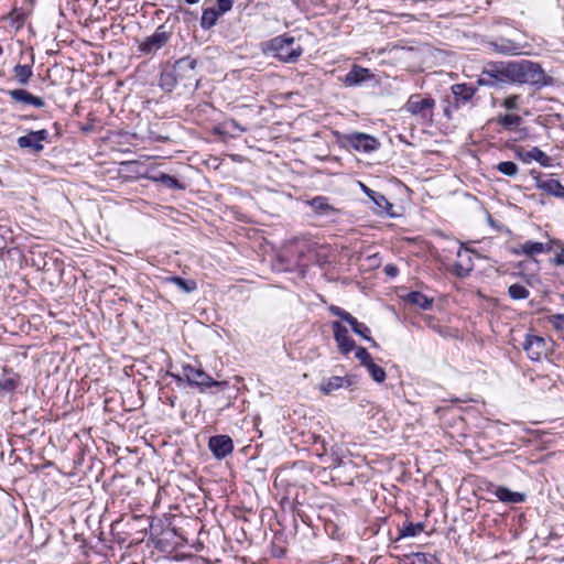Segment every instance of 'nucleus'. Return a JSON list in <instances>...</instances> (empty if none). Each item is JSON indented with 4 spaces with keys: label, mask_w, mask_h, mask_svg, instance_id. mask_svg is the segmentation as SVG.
<instances>
[{
    "label": "nucleus",
    "mask_w": 564,
    "mask_h": 564,
    "mask_svg": "<svg viewBox=\"0 0 564 564\" xmlns=\"http://www.w3.org/2000/svg\"><path fill=\"white\" fill-rule=\"evenodd\" d=\"M505 76L508 78V82L528 84L538 88L549 84V79L540 64L529 59L506 63Z\"/></svg>",
    "instance_id": "nucleus-1"
},
{
    "label": "nucleus",
    "mask_w": 564,
    "mask_h": 564,
    "mask_svg": "<svg viewBox=\"0 0 564 564\" xmlns=\"http://www.w3.org/2000/svg\"><path fill=\"white\" fill-rule=\"evenodd\" d=\"M268 50L285 63H295L303 53L302 46L296 43L293 36L288 34L273 37L268 43Z\"/></svg>",
    "instance_id": "nucleus-2"
},
{
    "label": "nucleus",
    "mask_w": 564,
    "mask_h": 564,
    "mask_svg": "<svg viewBox=\"0 0 564 564\" xmlns=\"http://www.w3.org/2000/svg\"><path fill=\"white\" fill-rule=\"evenodd\" d=\"M171 376L175 378L177 381H182L183 379H185L188 384L196 386L197 388H199L202 392L207 391L213 387L225 389L228 386L227 381L214 380L204 370L195 368L191 365H184L182 367L181 376H175L173 373H171Z\"/></svg>",
    "instance_id": "nucleus-3"
},
{
    "label": "nucleus",
    "mask_w": 564,
    "mask_h": 564,
    "mask_svg": "<svg viewBox=\"0 0 564 564\" xmlns=\"http://www.w3.org/2000/svg\"><path fill=\"white\" fill-rule=\"evenodd\" d=\"M435 99L432 97H423L420 94L411 95L404 105L405 111L412 116L419 117L423 120H429L433 116L435 108Z\"/></svg>",
    "instance_id": "nucleus-4"
},
{
    "label": "nucleus",
    "mask_w": 564,
    "mask_h": 564,
    "mask_svg": "<svg viewBox=\"0 0 564 564\" xmlns=\"http://www.w3.org/2000/svg\"><path fill=\"white\" fill-rule=\"evenodd\" d=\"M172 37V31L165 25H159L154 33L144 39L139 45V51L145 55L156 53L164 47Z\"/></svg>",
    "instance_id": "nucleus-5"
},
{
    "label": "nucleus",
    "mask_w": 564,
    "mask_h": 564,
    "mask_svg": "<svg viewBox=\"0 0 564 564\" xmlns=\"http://www.w3.org/2000/svg\"><path fill=\"white\" fill-rule=\"evenodd\" d=\"M523 350L528 357L533 361H540L547 356L549 346L546 340L536 335H527L523 343Z\"/></svg>",
    "instance_id": "nucleus-6"
},
{
    "label": "nucleus",
    "mask_w": 564,
    "mask_h": 564,
    "mask_svg": "<svg viewBox=\"0 0 564 564\" xmlns=\"http://www.w3.org/2000/svg\"><path fill=\"white\" fill-rule=\"evenodd\" d=\"M48 140V131L46 129L30 131L25 135L17 139V144L21 149H30L34 153H40L44 150L43 141Z\"/></svg>",
    "instance_id": "nucleus-7"
},
{
    "label": "nucleus",
    "mask_w": 564,
    "mask_h": 564,
    "mask_svg": "<svg viewBox=\"0 0 564 564\" xmlns=\"http://www.w3.org/2000/svg\"><path fill=\"white\" fill-rule=\"evenodd\" d=\"M505 65L492 64L489 68H485L477 79L479 86L494 87L502 83H507L508 78L505 76Z\"/></svg>",
    "instance_id": "nucleus-8"
},
{
    "label": "nucleus",
    "mask_w": 564,
    "mask_h": 564,
    "mask_svg": "<svg viewBox=\"0 0 564 564\" xmlns=\"http://www.w3.org/2000/svg\"><path fill=\"white\" fill-rule=\"evenodd\" d=\"M535 187L549 195L564 198V186L555 178H543L540 172L531 171Z\"/></svg>",
    "instance_id": "nucleus-9"
},
{
    "label": "nucleus",
    "mask_w": 564,
    "mask_h": 564,
    "mask_svg": "<svg viewBox=\"0 0 564 564\" xmlns=\"http://www.w3.org/2000/svg\"><path fill=\"white\" fill-rule=\"evenodd\" d=\"M473 251L468 248L464 249V245L460 243L459 249L456 253L459 259L453 267V272L458 278H466L470 274L474 269V261L471 257Z\"/></svg>",
    "instance_id": "nucleus-10"
},
{
    "label": "nucleus",
    "mask_w": 564,
    "mask_h": 564,
    "mask_svg": "<svg viewBox=\"0 0 564 564\" xmlns=\"http://www.w3.org/2000/svg\"><path fill=\"white\" fill-rule=\"evenodd\" d=\"M332 329L337 347L341 354L347 355L356 348L355 340L349 336L348 329L344 325L339 322H333Z\"/></svg>",
    "instance_id": "nucleus-11"
},
{
    "label": "nucleus",
    "mask_w": 564,
    "mask_h": 564,
    "mask_svg": "<svg viewBox=\"0 0 564 564\" xmlns=\"http://www.w3.org/2000/svg\"><path fill=\"white\" fill-rule=\"evenodd\" d=\"M208 447L217 459H223L234 451V443L228 435H215L209 438Z\"/></svg>",
    "instance_id": "nucleus-12"
},
{
    "label": "nucleus",
    "mask_w": 564,
    "mask_h": 564,
    "mask_svg": "<svg viewBox=\"0 0 564 564\" xmlns=\"http://www.w3.org/2000/svg\"><path fill=\"white\" fill-rule=\"evenodd\" d=\"M196 65V59L186 56L176 61L172 70L178 80H187L191 83L195 80Z\"/></svg>",
    "instance_id": "nucleus-13"
},
{
    "label": "nucleus",
    "mask_w": 564,
    "mask_h": 564,
    "mask_svg": "<svg viewBox=\"0 0 564 564\" xmlns=\"http://www.w3.org/2000/svg\"><path fill=\"white\" fill-rule=\"evenodd\" d=\"M516 156L525 164L535 161L543 167L551 166V158L538 147L530 150L519 149L516 151Z\"/></svg>",
    "instance_id": "nucleus-14"
},
{
    "label": "nucleus",
    "mask_w": 564,
    "mask_h": 564,
    "mask_svg": "<svg viewBox=\"0 0 564 564\" xmlns=\"http://www.w3.org/2000/svg\"><path fill=\"white\" fill-rule=\"evenodd\" d=\"M347 141L352 149L366 153H369L379 147L377 139L366 133H352L347 137Z\"/></svg>",
    "instance_id": "nucleus-15"
},
{
    "label": "nucleus",
    "mask_w": 564,
    "mask_h": 564,
    "mask_svg": "<svg viewBox=\"0 0 564 564\" xmlns=\"http://www.w3.org/2000/svg\"><path fill=\"white\" fill-rule=\"evenodd\" d=\"M361 191L373 202L376 205V213L387 214L392 216L391 209L393 205L386 198V196L379 192L369 188L364 183H359Z\"/></svg>",
    "instance_id": "nucleus-16"
},
{
    "label": "nucleus",
    "mask_w": 564,
    "mask_h": 564,
    "mask_svg": "<svg viewBox=\"0 0 564 564\" xmlns=\"http://www.w3.org/2000/svg\"><path fill=\"white\" fill-rule=\"evenodd\" d=\"M8 95L15 102L30 105L35 108H43L45 106V101L43 98L34 96L24 89H12L8 91Z\"/></svg>",
    "instance_id": "nucleus-17"
},
{
    "label": "nucleus",
    "mask_w": 564,
    "mask_h": 564,
    "mask_svg": "<svg viewBox=\"0 0 564 564\" xmlns=\"http://www.w3.org/2000/svg\"><path fill=\"white\" fill-rule=\"evenodd\" d=\"M452 93L456 106H464L473 99L476 94V88L467 84H455L452 86Z\"/></svg>",
    "instance_id": "nucleus-18"
},
{
    "label": "nucleus",
    "mask_w": 564,
    "mask_h": 564,
    "mask_svg": "<svg viewBox=\"0 0 564 564\" xmlns=\"http://www.w3.org/2000/svg\"><path fill=\"white\" fill-rule=\"evenodd\" d=\"M147 178L154 183H160L170 189L185 188V186L178 180L163 172H150L147 174Z\"/></svg>",
    "instance_id": "nucleus-19"
},
{
    "label": "nucleus",
    "mask_w": 564,
    "mask_h": 564,
    "mask_svg": "<svg viewBox=\"0 0 564 564\" xmlns=\"http://www.w3.org/2000/svg\"><path fill=\"white\" fill-rule=\"evenodd\" d=\"M18 386V376L11 369L6 367L0 370V394L9 393L15 390Z\"/></svg>",
    "instance_id": "nucleus-20"
},
{
    "label": "nucleus",
    "mask_w": 564,
    "mask_h": 564,
    "mask_svg": "<svg viewBox=\"0 0 564 564\" xmlns=\"http://www.w3.org/2000/svg\"><path fill=\"white\" fill-rule=\"evenodd\" d=\"M312 209L319 216H330L337 213V209L328 203V198L316 196L307 202Z\"/></svg>",
    "instance_id": "nucleus-21"
},
{
    "label": "nucleus",
    "mask_w": 564,
    "mask_h": 564,
    "mask_svg": "<svg viewBox=\"0 0 564 564\" xmlns=\"http://www.w3.org/2000/svg\"><path fill=\"white\" fill-rule=\"evenodd\" d=\"M370 77H371V74H370L369 69L355 65L346 74L344 83L346 86H355V85H359L360 83L369 79Z\"/></svg>",
    "instance_id": "nucleus-22"
},
{
    "label": "nucleus",
    "mask_w": 564,
    "mask_h": 564,
    "mask_svg": "<svg viewBox=\"0 0 564 564\" xmlns=\"http://www.w3.org/2000/svg\"><path fill=\"white\" fill-rule=\"evenodd\" d=\"M494 495L501 501L506 503H521L525 500V495L517 491H511L510 489L499 486L495 489Z\"/></svg>",
    "instance_id": "nucleus-23"
},
{
    "label": "nucleus",
    "mask_w": 564,
    "mask_h": 564,
    "mask_svg": "<svg viewBox=\"0 0 564 564\" xmlns=\"http://www.w3.org/2000/svg\"><path fill=\"white\" fill-rule=\"evenodd\" d=\"M164 282L175 284L184 293H191L197 289V284L194 280H185L176 275L166 276Z\"/></svg>",
    "instance_id": "nucleus-24"
},
{
    "label": "nucleus",
    "mask_w": 564,
    "mask_h": 564,
    "mask_svg": "<svg viewBox=\"0 0 564 564\" xmlns=\"http://www.w3.org/2000/svg\"><path fill=\"white\" fill-rule=\"evenodd\" d=\"M220 15H223V13H218V9H215V8L205 9L203 11L202 19H200V26L205 30L213 28L217 23V20Z\"/></svg>",
    "instance_id": "nucleus-25"
},
{
    "label": "nucleus",
    "mask_w": 564,
    "mask_h": 564,
    "mask_svg": "<svg viewBox=\"0 0 564 564\" xmlns=\"http://www.w3.org/2000/svg\"><path fill=\"white\" fill-rule=\"evenodd\" d=\"M12 72L20 85H26L33 75V70L30 65L17 64Z\"/></svg>",
    "instance_id": "nucleus-26"
},
{
    "label": "nucleus",
    "mask_w": 564,
    "mask_h": 564,
    "mask_svg": "<svg viewBox=\"0 0 564 564\" xmlns=\"http://www.w3.org/2000/svg\"><path fill=\"white\" fill-rule=\"evenodd\" d=\"M344 380L345 379L343 377H339V376L330 377V378L322 381V383L319 384V390L324 394H329L333 391L338 390L339 388H341L343 384H344Z\"/></svg>",
    "instance_id": "nucleus-27"
},
{
    "label": "nucleus",
    "mask_w": 564,
    "mask_h": 564,
    "mask_svg": "<svg viewBox=\"0 0 564 564\" xmlns=\"http://www.w3.org/2000/svg\"><path fill=\"white\" fill-rule=\"evenodd\" d=\"M424 530V524L405 521L400 529L399 538L416 536Z\"/></svg>",
    "instance_id": "nucleus-28"
},
{
    "label": "nucleus",
    "mask_w": 564,
    "mask_h": 564,
    "mask_svg": "<svg viewBox=\"0 0 564 564\" xmlns=\"http://www.w3.org/2000/svg\"><path fill=\"white\" fill-rule=\"evenodd\" d=\"M408 300L411 304H414L423 310L432 307V300H430L426 295H424L421 292H411L408 295Z\"/></svg>",
    "instance_id": "nucleus-29"
},
{
    "label": "nucleus",
    "mask_w": 564,
    "mask_h": 564,
    "mask_svg": "<svg viewBox=\"0 0 564 564\" xmlns=\"http://www.w3.org/2000/svg\"><path fill=\"white\" fill-rule=\"evenodd\" d=\"M350 327L352 329V332L359 336H361L364 339L372 343L373 346H376V341L370 337V328L361 323V322H358V319L355 317V319L351 322L350 324Z\"/></svg>",
    "instance_id": "nucleus-30"
},
{
    "label": "nucleus",
    "mask_w": 564,
    "mask_h": 564,
    "mask_svg": "<svg viewBox=\"0 0 564 564\" xmlns=\"http://www.w3.org/2000/svg\"><path fill=\"white\" fill-rule=\"evenodd\" d=\"M521 250L527 256H534L545 252L547 249L542 242L525 241L521 245Z\"/></svg>",
    "instance_id": "nucleus-31"
},
{
    "label": "nucleus",
    "mask_w": 564,
    "mask_h": 564,
    "mask_svg": "<svg viewBox=\"0 0 564 564\" xmlns=\"http://www.w3.org/2000/svg\"><path fill=\"white\" fill-rule=\"evenodd\" d=\"M508 293L512 300H525L530 295V291L518 283L511 284L508 289Z\"/></svg>",
    "instance_id": "nucleus-32"
},
{
    "label": "nucleus",
    "mask_w": 564,
    "mask_h": 564,
    "mask_svg": "<svg viewBox=\"0 0 564 564\" xmlns=\"http://www.w3.org/2000/svg\"><path fill=\"white\" fill-rule=\"evenodd\" d=\"M496 169L501 174L510 176V177L516 176L519 171L518 165L511 161L500 162L496 165Z\"/></svg>",
    "instance_id": "nucleus-33"
},
{
    "label": "nucleus",
    "mask_w": 564,
    "mask_h": 564,
    "mask_svg": "<svg viewBox=\"0 0 564 564\" xmlns=\"http://www.w3.org/2000/svg\"><path fill=\"white\" fill-rule=\"evenodd\" d=\"M177 77L172 72H166L161 75L160 85L163 89L171 91L177 84Z\"/></svg>",
    "instance_id": "nucleus-34"
},
{
    "label": "nucleus",
    "mask_w": 564,
    "mask_h": 564,
    "mask_svg": "<svg viewBox=\"0 0 564 564\" xmlns=\"http://www.w3.org/2000/svg\"><path fill=\"white\" fill-rule=\"evenodd\" d=\"M496 47L498 52L506 55H518L521 53L520 47L511 41H503L501 44H496Z\"/></svg>",
    "instance_id": "nucleus-35"
},
{
    "label": "nucleus",
    "mask_w": 564,
    "mask_h": 564,
    "mask_svg": "<svg viewBox=\"0 0 564 564\" xmlns=\"http://www.w3.org/2000/svg\"><path fill=\"white\" fill-rule=\"evenodd\" d=\"M366 368L376 382L382 383L386 380L384 369L376 365L373 361L366 366Z\"/></svg>",
    "instance_id": "nucleus-36"
},
{
    "label": "nucleus",
    "mask_w": 564,
    "mask_h": 564,
    "mask_svg": "<svg viewBox=\"0 0 564 564\" xmlns=\"http://www.w3.org/2000/svg\"><path fill=\"white\" fill-rule=\"evenodd\" d=\"M522 119L520 116L518 115H513V113H508L506 116H502L498 119V122L503 127V128H511V127H517L521 123Z\"/></svg>",
    "instance_id": "nucleus-37"
},
{
    "label": "nucleus",
    "mask_w": 564,
    "mask_h": 564,
    "mask_svg": "<svg viewBox=\"0 0 564 564\" xmlns=\"http://www.w3.org/2000/svg\"><path fill=\"white\" fill-rule=\"evenodd\" d=\"M328 310L333 315L338 316L340 319L347 322L349 325L355 319V317L350 313L346 312L339 306L330 305Z\"/></svg>",
    "instance_id": "nucleus-38"
},
{
    "label": "nucleus",
    "mask_w": 564,
    "mask_h": 564,
    "mask_svg": "<svg viewBox=\"0 0 564 564\" xmlns=\"http://www.w3.org/2000/svg\"><path fill=\"white\" fill-rule=\"evenodd\" d=\"M328 310L333 315L338 316L340 319L347 322L349 325L355 319V317L350 313L346 312L339 306L330 305Z\"/></svg>",
    "instance_id": "nucleus-39"
},
{
    "label": "nucleus",
    "mask_w": 564,
    "mask_h": 564,
    "mask_svg": "<svg viewBox=\"0 0 564 564\" xmlns=\"http://www.w3.org/2000/svg\"><path fill=\"white\" fill-rule=\"evenodd\" d=\"M434 562L435 561L432 556H429L424 553H416L409 558L408 564H434Z\"/></svg>",
    "instance_id": "nucleus-40"
},
{
    "label": "nucleus",
    "mask_w": 564,
    "mask_h": 564,
    "mask_svg": "<svg viewBox=\"0 0 564 564\" xmlns=\"http://www.w3.org/2000/svg\"><path fill=\"white\" fill-rule=\"evenodd\" d=\"M356 349V358L358 360H360L361 365L362 366H368L370 362H372V358L370 356V354L368 352V350L364 347H357L355 348Z\"/></svg>",
    "instance_id": "nucleus-41"
},
{
    "label": "nucleus",
    "mask_w": 564,
    "mask_h": 564,
    "mask_svg": "<svg viewBox=\"0 0 564 564\" xmlns=\"http://www.w3.org/2000/svg\"><path fill=\"white\" fill-rule=\"evenodd\" d=\"M549 322L555 329L564 332V314H553L549 316Z\"/></svg>",
    "instance_id": "nucleus-42"
},
{
    "label": "nucleus",
    "mask_w": 564,
    "mask_h": 564,
    "mask_svg": "<svg viewBox=\"0 0 564 564\" xmlns=\"http://www.w3.org/2000/svg\"><path fill=\"white\" fill-rule=\"evenodd\" d=\"M519 95H511L507 97L503 101V107L508 110H516L519 108V101H520Z\"/></svg>",
    "instance_id": "nucleus-43"
},
{
    "label": "nucleus",
    "mask_w": 564,
    "mask_h": 564,
    "mask_svg": "<svg viewBox=\"0 0 564 564\" xmlns=\"http://www.w3.org/2000/svg\"><path fill=\"white\" fill-rule=\"evenodd\" d=\"M8 19L17 23V28L20 29L24 23V17L18 9H12L9 14Z\"/></svg>",
    "instance_id": "nucleus-44"
},
{
    "label": "nucleus",
    "mask_w": 564,
    "mask_h": 564,
    "mask_svg": "<svg viewBox=\"0 0 564 564\" xmlns=\"http://www.w3.org/2000/svg\"><path fill=\"white\" fill-rule=\"evenodd\" d=\"M232 4H234L232 0H217L218 13L225 14L226 12L230 11L232 8Z\"/></svg>",
    "instance_id": "nucleus-45"
},
{
    "label": "nucleus",
    "mask_w": 564,
    "mask_h": 564,
    "mask_svg": "<svg viewBox=\"0 0 564 564\" xmlns=\"http://www.w3.org/2000/svg\"><path fill=\"white\" fill-rule=\"evenodd\" d=\"M384 272L387 275L394 278L398 274V268L393 264H387L384 267Z\"/></svg>",
    "instance_id": "nucleus-46"
},
{
    "label": "nucleus",
    "mask_w": 564,
    "mask_h": 564,
    "mask_svg": "<svg viewBox=\"0 0 564 564\" xmlns=\"http://www.w3.org/2000/svg\"><path fill=\"white\" fill-rule=\"evenodd\" d=\"M553 263L555 265H564V248L554 257Z\"/></svg>",
    "instance_id": "nucleus-47"
},
{
    "label": "nucleus",
    "mask_w": 564,
    "mask_h": 564,
    "mask_svg": "<svg viewBox=\"0 0 564 564\" xmlns=\"http://www.w3.org/2000/svg\"><path fill=\"white\" fill-rule=\"evenodd\" d=\"M231 126L235 128V129H238L239 131L243 132L246 131L245 128H242L236 120H232L231 121Z\"/></svg>",
    "instance_id": "nucleus-48"
},
{
    "label": "nucleus",
    "mask_w": 564,
    "mask_h": 564,
    "mask_svg": "<svg viewBox=\"0 0 564 564\" xmlns=\"http://www.w3.org/2000/svg\"><path fill=\"white\" fill-rule=\"evenodd\" d=\"M199 0H185L186 3L188 4H194V3H197Z\"/></svg>",
    "instance_id": "nucleus-49"
},
{
    "label": "nucleus",
    "mask_w": 564,
    "mask_h": 564,
    "mask_svg": "<svg viewBox=\"0 0 564 564\" xmlns=\"http://www.w3.org/2000/svg\"><path fill=\"white\" fill-rule=\"evenodd\" d=\"M2 53H3V48H2V46L0 45V56L2 55Z\"/></svg>",
    "instance_id": "nucleus-50"
}]
</instances>
